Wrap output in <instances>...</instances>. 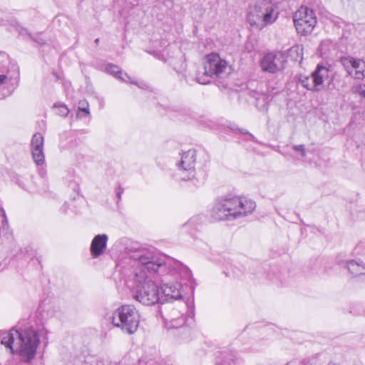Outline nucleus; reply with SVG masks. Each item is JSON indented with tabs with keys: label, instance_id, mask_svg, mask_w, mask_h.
<instances>
[{
	"label": "nucleus",
	"instance_id": "obj_17",
	"mask_svg": "<svg viewBox=\"0 0 365 365\" xmlns=\"http://www.w3.org/2000/svg\"><path fill=\"white\" fill-rule=\"evenodd\" d=\"M241 359L237 356L235 351H225L220 354L218 357L217 365H237L240 363Z\"/></svg>",
	"mask_w": 365,
	"mask_h": 365
},
{
	"label": "nucleus",
	"instance_id": "obj_15",
	"mask_svg": "<svg viewBox=\"0 0 365 365\" xmlns=\"http://www.w3.org/2000/svg\"><path fill=\"white\" fill-rule=\"evenodd\" d=\"M108 240V237L106 234H99L93 237L90 246V252L93 258H98L105 252Z\"/></svg>",
	"mask_w": 365,
	"mask_h": 365
},
{
	"label": "nucleus",
	"instance_id": "obj_19",
	"mask_svg": "<svg viewBox=\"0 0 365 365\" xmlns=\"http://www.w3.org/2000/svg\"><path fill=\"white\" fill-rule=\"evenodd\" d=\"M170 320L173 327L178 328L182 327L185 324V319L182 314L176 309H173L170 314Z\"/></svg>",
	"mask_w": 365,
	"mask_h": 365
},
{
	"label": "nucleus",
	"instance_id": "obj_14",
	"mask_svg": "<svg viewBox=\"0 0 365 365\" xmlns=\"http://www.w3.org/2000/svg\"><path fill=\"white\" fill-rule=\"evenodd\" d=\"M162 295H160L161 299L160 303L172 302L180 299L182 297L180 291V284L174 283L163 284L161 287Z\"/></svg>",
	"mask_w": 365,
	"mask_h": 365
},
{
	"label": "nucleus",
	"instance_id": "obj_16",
	"mask_svg": "<svg viewBox=\"0 0 365 365\" xmlns=\"http://www.w3.org/2000/svg\"><path fill=\"white\" fill-rule=\"evenodd\" d=\"M346 267L354 277H361L365 282V264L361 259L346 261Z\"/></svg>",
	"mask_w": 365,
	"mask_h": 365
},
{
	"label": "nucleus",
	"instance_id": "obj_10",
	"mask_svg": "<svg viewBox=\"0 0 365 365\" xmlns=\"http://www.w3.org/2000/svg\"><path fill=\"white\" fill-rule=\"evenodd\" d=\"M294 23L297 33L305 36L313 30L317 24V18L312 9L301 6L294 16Z\"/></svg>",
	"mask_w": 365,
	"mask_h": 365
},
{
	"label": "nucleus",
	"instance_id": "obj_13",
	"mask_svg": "<svg viewBox=\"0 0 365 365\" xmlns=\"http://www.w3.org/2000/svg\"><path fill=\"white\" fill-rule=\"evenodd\" d=\"M43 144L44 138L41 133L33 135L31 140V151L33 160L37 165H42L45 162Z\"/></svg>",
	"mask_w": 365,
	"mask_h": 365
},
{
	"label": "nucleus",
	"instance_id": "obj_31",
	"mask_svg": "<svg viewBox=\"0 0 365 365\" xmlns=\"http://www.w3.org/2000/svg\"><path fill=\"white\" fill-rule=\"evenodd\" d=\"M53 74L56 76V79H58V76L56 73H54Z\"/></svg>",
	"mask_w": 365,
	"mask_h": 365
},
{
	"label": "nucleus",
	"instance_id": "obj_25",
	"mask_svg": "<svg viewBox=\"0 0 365 365\" xmlns=\"http://www.w3.org/2000/svg\"><path fill=\"white\" fill-rule=\"evenodd\" d=\"M17 31H18L19 34L21 36H28L29 38L32 37V35L25 28H23L21 26H18Z\"/></svg>",
	"mask_w": 365,
	"mask_h": 365
},
{
	"label": "nucleus",
	"instance_id": "obj_30",
	"mask_svg": "<svg viewBox=\"0 0 365 365\" xmlns=\"http://www.w3.org/2000/svg\"><path fill=\"white\" fill-rule=\"evenodd\" d=\"M98 42H99V38H96V39L95 40V43H96V44H98Z\"/></svg>",
	"mask_w": 365,
	"mask_h": 365
},
{
	"label": "nucleus",
	"instance_id": "obj_26",
	"mask_svg": "<svg viewBox=\"0 0 365 365\" xmlns=\"http://www.w3.org/2000/svg\"><path fill=\"white\" fill-rule=\"evenodd\" d=\"M1 218H2L1 222H2V225H3V229H7L8 222H7L6 217L4 214L2 215Z\"/></svg>",
	"mask_w": 365,
	"mask_h": 365
},
{
	"label": "nucleus",
	"instance_id": "obj_1",
	"mask_svg": "<svg viewBox=\"0 0 365 365\" xmlns=\"http://www.w3.org/2000/svg\"><path fill=\"white\" fill-rule=\"evenodd\" d=\"M130 257L135 261V268L125 283L133 298L145 306L160 302L162 298L153 276L155 273H163L166 264L149 250H137Z\"/></svg>",
	"mask_w": 365,
	"mask_h": 365
},
{
	"label": "nucleus",
	"instance_id": "obj_2",
	"mask_svg": "<svg viewBox=\"0 0 365 365\" xmlns=\"http://www.w3.org/2000/svg\"><path fill=\"white\" fill-rule=\"evenodd\" d=\"M255 208V202L245 197L221 198L215 202L210 216L215 221H232L251 214Z\"/></svg>",
	"mask_w": 365,
	"mask_h": 365
},
{
	"label": "nucleus",
	"instance_id": "obj_21",
	"mask_svg": "<svg viewBox=\"0 0 365 365\" xmlns=\"http://www.w3.org/2000/svg\"><path fill=\"white\" fill-rule=\"evenodd\" d=\"M354 92L360 97L361 103H365V84H360L355 88Z\"/></svg>",
	"mask_w": 365,
	"mask_h": 365
},
{
	"label": "nucleus",
	"instance_id": "obj_12",
	"mask_svg": "<svg viewBox=\"0 0 365 365\" xmlns=\"http://www.w3.org/2000/svg\"><path fill=\"white\" fill-rule=\"evenodd\" d=\"M341 62L348 74L356 79L365 78V61L353 57H343Z\"/></svg>",
	"mask_w": 365,
	"mask_h": 365
},
{
	"label": "nucleus",
	"instance_id": "obj_29",
	"mask_svg": "<svg viewBox=\"0 0 365 365\" xmlns=\"http://www.w3.org/2000/svg\"><path fill=\"white\" fill-rule=\"evenodd\" d=\"M31 38L38 43H43V40L40 38H36L32 36V37Z\"/></svg>",
	"mask_w": 365,
	"mask_h": 365
},
{
	"label": "nucleus",
	"instance_id": "obj_3",
	"mask_svg": "<svg viewBox=\"0 0 365 365\" xmlns=\"http://www.w3.org/2000/svg\"><path fill=\"white\" fill-rule=\"evenodd\" d=\"M40 340L37 331L31 327L17 330L10 329L2 337L1 343L11 352L19 351L21 356L32 359L36 354Z\"/></svg>",
	"mask_w": 365,
	"mask_h": 365
},
{
	"label": "nucleus",
	"instance_id": "obj_18",
	"mask_svg": "<svg viewBox=\"0 0 365 365\" xmlns=\"http://www.w3.org/2000/svg\"><path fill=\"white\" fill-rule=\"evenodd\" d=\"M106 71L109 73L110 74L113 75L114 77L117 78L118 79L120 80L123 82H128L130 81V83L137 84L134 81H130V78L127 73H123V71L120 70V68L112 63H109L106 66Z\"/></svg>",
	"mask_w": 365,
	"mask_h": 365
},
{
	"label": "nucleus",
	"instance_id": "obj_20",
	"mask_svg": "<svg viewBox=\"0 0 365 365\" xmlns=\"http://www.w3.org/2000/svg\"><path fill=\"white\" fill-rule=\"evenodd\" d=\"M53 107L57 110L56 113L61 116H66L68 113L69 110L67 108V106L64 104H54Z\"/></svg>",
	"mask_w": 365,
	"mask_h": 365
},
{
	"label": "nucleus",
	"instance_id": "obj_5",
	"mask_svg": "<svg viewBox=\"0 0 365 365\" xmlns=\"http://www.w3.org/2000/svg\"><path fill=\"white\" fill-rule=\"evenodd\" d=\"M115 327L128 334H134L139 326L140 314L136 308L131 304H125L116 309L111 317Z\"/></svg>",
	"mask_w": 365,
	"mask_h": 365
},
{
	"label": "nucleus",
	"instance_id": "obj_6",
	"mask_svg": "<svg viewBox=\"0 0 365 365\" xmlns=\"http://www.w3.org/2000/svg\"><path fill=\"white\" fill-rule=\"evenodd\" d=\"M9 79L13 81L11 83L12 88L8 90L6 95L1 94L0 99L11 95L18 86L19 81L18 65L10 59L7 53L0 51V85L5 83Z\"/></svg>",
	"mask_w": 365,
	"mask_h": 365
},
{
	"label": "nucleus",
	"instance_id": "obj_27",
	"mask_svg": "<svg viewBox=\"0 0 365 365\" xmlns=\"http://www.w3.org/2000/svg\"><path fill=\"white\" fill-rule=\"evenodd\" d=\"M238 130H239L240 133H244V134H248V135L250 136V138H251V139H252V140H255V136H254L253 135H252L251 133H250L248 131H246V130H243V129H238Z\"/></svg>",
	"mask_w": 365,
	"mask_h": 365
},
{
	"label": "nucleus",
	"instance_id": "obj_7",
	"mask_svg": "<svg viewBox=\"0 0 365 365\" xmlns=\"http://www.w3.org/2000/svg\"><path fill=\"white\" fill-rule=\"evenodd\" d=\"M227 66V62L222 59L217 53H211L206 56L204 64V76L197 77V82L200 84L210 83L208 77H219L224 73Z\"/></svg>",
	"mask_w": 365,
	"mask_h": 365
},
{
	"label": "nucleus",
	"instance_id": "obj_22",
	"mask_svg": "<svg viewBox=\"0 0 365 365\" xmlns=\"http://www.w3.org/2000/svg\"><path fill=\"white\" fill-rule=\"evenodd\" d=\"M78 110L80 111L84 112L86 114L89 115V106L88 103L86 100H81L78 102Z\"/></svg>",
	"mask_w": 365,
	"mask_h": 365
},
{
	"label": "nucleus",
	"instance_id": "obj_23",
	"mask_svg": "<svg viewBox=\"0 0 365 365\" xmlns=\"http://www.w3.org/2000/svg\"><path fill=\"white\" fill-rule=\"evenodd\" d=\"M202 217L200 215L194 216L189 220L187 222V225L190 226H197V225L202 223Z\"/></svg>",
	"mask_w": 365,
	"mask_h": 365
},
{
	"label": "nucleus",
	"instance_id": "obj_11",
	"mask_svg": "<svg viewBox=\"0 0 365 365\" xmlns=\"http://www.w3.org/2000/svg\"><path fill=\"white\" fill-rule=\"evenodd\" d=\"M287 56L283 52H271L263 56L260 66L264 72L276 73L285 68Z\"/></svg>",
	"mask_w": 365,
	"mask_h": 365
},
{
	"label": "nucleus",
	"instance_id": "obj_8",
	"mask_svg": "<svg viewBox=\"0 0 365 365\" xmlns=\"http://www.w3.org/2000/svg\"><path fill=\"white\" fill-rule=\"evenodd\" d=\"M196 151L193 149L189 150L182 154L180 161L177 163V171L175 177L177 180H193L195 170Z\"/></svg>",
	"mask_w": 365,
	"mask_h": 365
},
{
	"label": "nucleus",
	"instance_id": "obj_24",
	"mask_svg": "<svg viewBox=\"0 0 365 365\" xmlns=\"http://www.w3.org/2000/svg\"><path fill=\"white\" fill-rule=\"evenodd\" d=\"M293 150L300 154L304 158L306 156V151L304 145H293Z\"/></svg>",
	"mask_w": 365,
	"mask_h": 365
},
{
	"label": "nucleus",
	"instance_id": "obj_28",
	"mask_svg": "<svg viewBox=\"0 0 365 365\" xmlns=\"http://www.w3.org/2000/svg\"><path fill=\"white\" fill-rule=\"evenodd\" d=\"M123 192V189L121 187L119 186L118 190L117 193H116L118 200H120L121 195H122Z\"/></svg>",
	"mask_w": 365,
	"mask_h": 365
},
{
	"label": "nucleus",
	"instance_id": "obj_4",
	"mask_svg": "<svg viewBox=\"0 0 365 365\" xmlns=\"http://www.w3.org/2000/svg\"><path fill=\"white\" fill-rule=\"evenodd\" d=\"M279 16L278 6L272 0H257L249 6L247 19L250 26L262 30Z\"/></svg>",
	"mask_w": 365,
	"mask_h": 365
},
{
	"label": "nucleus",
	"instance_id": "obj_9",
	"mask_svg": "<svg viewBox=\"0 0 365 365\" xmlns=\"http://www.w3.org/2000/svg\"><path fill=\"white\" fill-rule=\"evenodd\" d=\"M329 69L321 64H318L314 71L309 76L301 75L299 82L307 90L320 91L324 88V81L329 78Z\"/></svg>",
	"mask_w": 365,
	"mask_h": 365
}]
</instances>
